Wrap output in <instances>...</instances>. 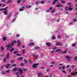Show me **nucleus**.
I'll return each instance as SVG.
<instances>
[{"instance_id": "f03ea898", "label": "nucleus", "mask_w": 77, "mask_h": 77, "mask_svg": "<svg viewBox=\"0 0 77 77\" xmlns=\"http://www.w3.org/2000/svg\"><path fill=\"white\" fill-rule=\"evenodd\" d=\"M8 10L6 9V10H5L3 11V13L4 15H7L8 14Z\"/></svg>"}, {"instance_id": "473e14b6", "label": "nucleus", "mask_w": 77, "mask_h": 77, "mask_svg": "<svg viewBox=\"0 0 77 77\" xmlns=\"http://www.w3.org/2000/svg\"><path fill=\"white\" fill-rule=\"evenodd\" d=\"M24 62H25V63H27L28 62V61L27 60H26L24 59Z\"/></svg>"}, {"instance_id": "3c124183", "label": "nucleus", "mask_w": 77, "mask_h": 77, "mask_svg": "<svg viewBox=\"0 0 77 77\" xmlns=\"http://www.w3.org/2000/svg\"><path fill=\"white\" fill-rule=\"evenodd\" d=\"M17 56H21V54H17Z\"/></svg>"}, {"instance_id": "9d476101", "label": "nucleus", "mask_w": 77, "mask_h": 77, "mask_svg": "<svg viewBox=\"0 0 77 77\" xmlns=\"http://www.w3.org/2000/svg\"><path fill=\"white\" fill-rule=\"evenodd\" d=\"M77 74V72L74 73H71V75H76Z\"/></svg>"}, {"instance_id": "0eeeda50", "label": "nucleus", "mask_w": 77, "mask_h": 77, "mask_svg": "<svg viewBox=\"0 0 77 77\" xmlns=\"http://www.w3.org/2000/svg\"><path fill=\"white\" fill-rule=\"evenodd\" d=\"M24 9V7L22 6V8H20L19 10V11H23Z\"/></svg>"}, {"instance_id": "b1692460", "label": "nucleus", "mask_w": 77, "mask_h": 77, "mask_svg": "<svg viewBox=\"0 0 77 77\" xmlns=\"http://www.w3.org/2000/svg\"><path fill=\"white\" fill-rule=\"evenodd\" d=\"M57 0H54V2H53V5H54L56 2H57Z\"/></svg>"}, {"instance_id": "13d9d810", "label": "nucleus", "mask_w": 77, "mask_h": 77, "mask_svg": "<svg viewBox=\"0 0 77 77\" xmlns=\"http://www.w3.org/2000/svg\"><path fill=\"white\" fill-rule=\"evenodd\" d=\"M22 51H23V54L24 53H25V50H22Z\"/></svg>"}, {"instance_id": "423d86ee", "label": "nucleus", "mask_w": 77, "mask_h": 77, "mask_svg": "<svg viewBox=\"0 0 77 77\" xmlns=\"http://www.w3.org/2000/svg\"><path fill=\"white\" fill-rule=\"evenodd\" d=\"M66 59L68 60V61H70V57H69L68 56H66Z\"/></svg>"}, {"instance_id": "a18cd8bd", "label": "nucleus", "mask_w": 77, "mask_h": 77, "mask_svg": "<svg viewBox=\"0 0 77 77\" xmlns=\"http://www.w3.org/2000/svg\"><path fill=\"white\" fill-rule=\"evenodd\" d=\"M67 5H71V3L70 2H68L67 3Z\"/></svg>"}, {"instance_id": "7c9ffc66", "label": "nucleus", "mask_w": 77, "mask_h": 77, "mask_svg": "<svg viewBox=\"0 0 77 77\" xmlns=\"http://www.w3.org/2000/svg\"><path fill=\"white\" fill-rule=\"evenodd\" d=\"M62 72H63V73H64L65 74H66V72L65 71V70H62Z\"/></svg>"}, {"instance_id": "c03bdc74", "label": "nucleus", "mask_w": 77, "mask_h": 77, "mask_svg": "<svg viewBox=\"0 0 77 77\" xmlns=\"http://www.w3.org/2000/svg\"><path fill=\"white\" fill-rule=\"evenodd\" d=\"M50 71V70H49V68H48V69H47V72H48V71Z\"/></svg>"}, {"instance_id": "6e6d98bb", "label": "nucleus", "mask_w": 77, "mask_h": 77, "mask_svg": "<svg viewBox=\"0 0 77 77\" xmlns=\"http://www.w3.org/2000/svg\"><path fill=\"white\" fill-rule=\"evenodd\" d=\"M11 63H14V61L13 60H11Z\"/></svg>"}, {"instance_id": "4d7b16f0", "label": "nucleus", "mask_w": 77, "mask_h": 77, "mask_svg": "<svg viewBox=\"0 0 77 77\" xmlns=\"http://www.w3.org/2000/svg\"><path fill=\"white\" fill-rule=\"evenodd\" d=\"M13 43H17V41H14L13 42Z\"/></svg>"}, {"instance_id": "f3484780", "label": "nucleus", "mask_w": 77, "mask_h": 77, "mask_svg": "<svg viewBox=\"0 0 77 77\" xmlns=\"http://www.w3.org/2000/svg\"><path fill=\"white\" fill-rule=\"evenodd\" d=\"M59 51V52H62V51L60 49H58V50H56V51H55V52L56 53V52H57V51Z\"/></svg>"}, {"instance_id": "dca6fc26", "label": "nucleus", "mask_w": 77, "mask_h": 77, "mask_svg": "<svg viewBox=\"0 0 77 77\" xmlns=\"http://www.w3.org/2000/svg\"><path fill=\"white\" fill-rule=\"evenodd\" d=\"M8 8V7H7L6 8L4 9H0V11H3L4 10H6V9H7Z\"/></svg>"}, {"instance_id": "aec40b11", "label": "nucleus", "mask_w": 77, "mask_h": 77, "mask_svg": "<svg viewBox=\"0 0 77 77\" xmlns=\"http://www.w3.org/2000/svg\"><path fill=\"white\" fill-rule=\"evenodd\" d=\"M57 7H62V5H57Z\"/></svg>"}, {"instance_id": "4be33fe9", "label": "nucleus", "mask_w": 77, "mask_h": 77, "mask_svg": "<svg viewBox=\"0 0 77 77\" xmlns=\"http://www.w3.org/2000/svg\"><path fill=\"white\" fill-rule=\"evenodd\" d=\"M56 37H54V36L53 35L52 37V39H56Z\"/></svg>"}, {"instance_id": "ddd939ff", "label": "nucleus", "mask_w": 77, "mask_h": 77, "mask_svg": "<svg viewBox=\"0 0 77 77\" xmlns=\"http://www.w3.org/2000/svg\"><path fill=\"white\" fill-rule=\"evenodd\" d=\"M42 75H43V74L41 73H39L38 74V77H40V76Z\"/></svg>"}, {"instance_id": "412c9836", "label": "nucleus", "mask_w": 77, "mask_h": 77, "mask_svg": "<svg viewBox=\"0 0 77 77\" xmlns=\"http://www.w3.org/2000/svg\"><path fill=\"white\" fill-rule=\"evenodd\" d=\"M55 10V8H54L53 9L52 11H51V13H54Z\"/></svg>"}, {"instance_id": "8fccbe9b", "label": "nucleus", "mask_w": 77, "mask_h": 77, "mask_svg": "<svg viewBox=\"0 0 77 77\" xmlns=\"http://www.w3.org/2000/svg\"><path fill=\"white\" fill-rule=\"evenodd\" d=\"M2 74H6V73L3 71L2 72Z\"/></svg>"}, {"instance_id": "f8f14e48", "label": "nucleus", "mask_w": 77, "mask_h": 77, "mask_svg": "<svg viewBox=\"0 0 77 77\" xmlns=\"http://www.w3.org/2000/svg\"><path fill=\"white\" fill-rule=\"evenodd\" d=\"M12 15V13H10L7 16L8 18H10V17H11Z\"/></svg>"}, {"instance_id": "603ef678", "label": "nucleus", "mask_w": 77, "mask_h": 77, "mask_svg": "<svg viewBox=\"0 0 77 77\" xmlns=\"http://www.w3.org/2000/svg\"><path fill=\"white\" fill-rule=\"evenodd\" d=\"M20 65H21V66H24V64L22 63H21L20 64Z\"/></svg>"}, {"instance_id": "cd10ccee", "label": "nucleus", "mask_w": 77, "mask_h": 77, "mask_svg": "<svg viewBox=\"0 0 77 77\" xmlns=\"http://www.w3.org/2000/svg\"><path fill=\"white\" fill-rule=\"evenodd\" d=\"M38 56L36 55V56H35V59H37L38 58Z\"/></svg>"}, {"instance_id": "bf43d9fd", "label": "nucleus", "mask_w": 77, "mask_h": 77, "mask_svg": "<svg viewBox=\"0 0 77 77\" xmlns=\"http://www.w3.org/2000/svg\"><path fill=\"white\" fill-rule=\"evenodd\" d=\"M31 7V6L30 5H28V8H30Z\"/></svg>"}, {"instance_id": "a878e982", "label": "nucleus", "mask_w": 77, "mask_h": 77, "mask_svg": "<svg viewBox=\"0 0 77 77\" xmlns=\"http://www.w3.org/2000/svg\"><path fill=\"white\" fill-rule=\"evenodd\" d=\"M77 20L76 19H73L72 20L74 22H76Z\"/></svg>"}, {"instance_id": "4c0bfd02", "label": "nucleus", "mask_w": 77, "mask_h": 77, "mask_svg": "<svg viewBox=\"0 0 77 77\" xmlns=\"http://www.w3.org/2000/svg\"><path fill=\"white\" fill-rule=\"evenodd\" d=\"M56 49H57V48L56 47H54L53 48V50H56Z\"/></svg>"}, {"instance_id": "e433bc0d", "label": "nucleus", "mask_w": 77, "mask_h": 77, "mask_svg": "<svg viewBox=\"0 0 77 77\" xmlns=\"http://www.w3.org/2000/svg\"><path fill=\"white\" fill-rule=\"evenodd\" d=\"M11 46H14V43H12L11 44Z\"/></svg>"}, {"instance_id": "2f4dec72", "label": "nucleus", "mask_w": 77, "mask_h": 77, "mask_svg": "<svg viewBox=\"0 0 77 77\" xmlns=\"http://www.w3.org/2000/svg\"><path fill=\"white\" fill-rule=\"evenodd\" d=\"M17 66V64H16L12 65V66H13V67H15V66Z\"/></svg>"}, {"instance_id": "2eb2a0df", "label": "nucleus", "mask_w": 77, "mask_h": 77, "mask_svg": "<svg viewBox=\"0 0 77 77\" xmlns=\"http://www.w3.org/2000/svg\"><path fill=\"white\" fill-rule=\"evenodd\" d=\"M46 45H47V46H48V47H50V45H51V43H47L46 44Z\"/></svg>"}, {"instance_id": "20e7f679", "label": "nucleus", "mask_w": 77, "mask_h": 77, "mask_svg": "<svg viewBox=\"0 0 77 77\" xmlns=\"http://www.w3.org/2000/svg\"><path fill=\"white\" fill-rule=\"evenodd\" d=\"M56 45H60V46H61V45H62V43H60L58 42L56 43Z\"/></svg>"}, {"instance_id": "7ed1b4c3", "label": "nucleus", "mask_w": 77, "mask_h": 77, "mask_svg": "<svg viewBox=\"0 0 77 77\" xmlns=\"http://www.w3.org/2000/svg\"><path fill=\"white\" fill-rule=\"evenodd\" d=\"M6 47L8 48H7V50H9V47L11 48V44H9L8 45H6Z\"/></svg>"}, {"instance_id": "39448f33", "label": "nucleus", "mask_w": 77, "mask_h": 77, "mask_svg": "<svg viewBox=\"0 0 77 77\" xmlns=\"http://www.w3.org/2000/svg\"><path fill=\"white\" fill-rule=\"evenodd\" d=\"M39 65V63H35L32 66V67L35 68H36V65Z\"/></svg>"}, {"instance_id": "f704fd0d", "label": "nucleus", "mask_w": 77, "mask_h": 77, "mask_svg": "<svg viewBox=\"0 0 77 77\" xmlns=\"http://www.w3.org/2000/svg\"><path fill=\"white\" fill-rule=\"evenodd\" d=\"M68 7H66L65 8V9L66 10V11H67L68 10Z\"/></svg>"}, {"instance_id": "338daca9", "label": "nucleus", "mask_w": 77, "mask_h": 77, "mask_svg": "<svg viewBox=\"0 0 77 77\" xmlns=\"http://www.w3.org/2000/svg\"><path fill=\"white\" fill-rule=\"evenodd\" d=\"M50 67H53V66H53V65H51L49 66Z\"/></svg>"}, {"instance_id": "a19ab883", "label": "nucleus", "mask_w": 77, "mask_h": 77, "mask_svg": "<svg viewBox=\"0 0 77 77\" xmlns=\"http://www.w3.org/2000/svg\"><path fill=\"white\" fill-rule=\"evenodd\" d=\"M2 2H6V0H2Z\"/></svg>"}, {"instance_id": "864d4df0", "label": "nucleus", "mask_w": 77, "mask_h": 77, "mask_svg": "<svg viewBox=\"0 0 77 77\" xmlns=\"http://www.w3.org/2000/svg\"><path fill=\"white\" fill-rule=\"evenodd\" d=\"M38 3H39V2H37L36 3H35V4L36 5H38Z\"/></svg>"}, {"instance_id": "5fc2aeb1", "label": "nucleus", "mask_w": 77, "mask_h": 77, "mask_svg": "<svg viewBox=\"0 0 77 77\" xmlns=\"http://www.w3.org/2000/svg\"><path fill=\"white\" fill-rule=\"evenodd\" d=\"M13 53L16 54V53H17V51H15L13 52Z\"/></svg>"}, {"instance_id": "052dcab7", "label": "nucleus", "mask_w": 77, "mask_h": 77, "mask_svg": "<svg viewBox=\"0 0 77 77\" xmlns=\"http://www.w3.org/2000/svg\"><path fill=\"white\" fill-rule=\"evenodd\" d=\"M53 9V8L52 7H51L49 8V10H51V9Z\"/></svg>"}, {"instance_id": "6ab92c4d", "label": "nucleus", "mask_w": 77, "mask_h": 77, "mask_svg": "<svg viewBox=\"0 0 77 77\" xmlns=\"http://www.w3.org/2000/svg\"><path fill=\"white\" fill-rule=\"evenodd\" d=\"M16 75H17V76L16 77H20V76H19V75H18V72H16Z\"/></svg>"}, {"instance_id": "58836bf2", "label": "nucleus", "mask_w": 77, "mask_h": 77, "mask_svg": "<svg viewBox=\"0 0 77 77\" xmlns=\"http://www.w3.org/2000/svg\"><path fill=\"white\" fill-rule=\"evenodd\" d=\"M21 2V1L20 0H18L17 1V3H20V2Z\"/></svg>"}, {"instance_id": "72a5a7b5", "label": "nucleus", "mask_w": 77, "mask_h": 77, "mask_svg": "<svg viewBox=\"0 0 77 77\" xmlns=\"http://www.w3.org/2000/svg\"><path fill=\"white\" fill-rule=\"evenodd\" d=\"M61 3H65V2H64V1H61Z\"/></svg>"}, {"instance_id": "a211bd4d", "label": "nucleus", "mask_w": 77, "mask_h": 77, "mask_svg": "<svg viewBox=\"0 0 77 77\" xmlns=\"http://www.w3.org/2000/svg\"><path fill=\"white\" fill-rule=\"evenodd\" d=\"M14 50V48H11V50H10V52L11 53V52H12V51H13Z\"/></svg>"}, {"instance_id": "393cba45", "label": "nucleus", "mask_w": 77, "mask_h": 77, "mask_svg": "<svg viewBox=\"0 0 77 77\" xmlns=\"http://www.w3.org/2000/svg\"><path fill=\"white\" fill-rule=\"evenodd\" d=\"M12 2L11 0H10V1H8V2H6V3H11V2Z\"/></svg>"}, {"instance_id": "ea45409f", "label": "nucleus", "mask_w": 77, "mask_h": 77, "mask_svg": "<svg viewBox=\"0 0 77 77\" xmlns=\"http://www.w3.org/2000/svg\"><path fill=\"white\" fill-rule=\"evenodd\" d=\"M19 60H21V59H23L22 57H20L18 58Z\"/></svg>"}, {"instance_id": "79ce46f5", "label": "nucleus", "mask_w": 77, "mask_h": 77, "mask_svg": "<svg viewBox=\"0 0 77 77\" xmlns=\"http://www.w3.org/2000/svg\"><path fill=\"white\" fill-rule=\"evenodd\" d=\"M72 47H74V46H75V44H72Z\"/></svg>"}, {"instance_id": "bb28decb", "label": "nucleus", "mask_w": 77, "mask_h": 77, "mask_svg": "<svg viewBox=\"0 0 77 77\" xmlns=\"http://www.w3.org/2000/svg\"><path fill=\"white\" fill-rule=\"evenodd\" d=\"M74 60H77V56L75 57L74 58Z\"/></svg>"}, {"instance_id": "09e8293b", "label": "nucleus", "mask_w": 77, "mask_h": 77, "mask_svg": "<svg viewBox=\"0 0 77 77\" xmlns=\"http://www.w3.org/2000/svg\"><path fill=\"white\" fill-rule=\"evenodd\" d=\"M35 49H39V48L38 47H35Z\"/></svg>"}, {"instance_id": "f257e3e1", "label": "nucleus", "mask_w": 77, "mask_h": 77, "mask_svg": "<svg viewBox=\"0 0 77 77\" xmlns=\"http://www.w3.org/2000/svg\"><path fill=\"white\" fill-rule=\"evenodd\" d=\"M19 72H20L19 73V74L20 75H22V74L23 73V70L21 69H18L17 70Z\"/></svg>"}, {"instance_id": "680f3d73", "label": "nucleus", "mask_w": 77, "mask_h": 77, "mask_svg": "<svg viewBox=\"0 0 77 77\" xmlns=\"http://www.w3.org/2000/svg\"><path fill=\"white\" fill-rule=\"evenodd\" d=\"M58 38H61V37L59 35H58L57 36Z\"/></svg>"}, {"instance_id": "c85d7f7f", "label": "nucleus", "mask_w": 77, "mask_h": 77, "mask_svg": "<svg viewBox=\"0 0 77 77\" xmlns=\"http://www.w3.org/2000/svg\"><path fill=\"white\" fill-rule=\"evenodd\" d=\"M6 58H7V59H9V55H7Z\"/></svg>"}, {"instance_id": "4468645a", "label": "nucleus", "mask_w": 77, "mask_h": 77, "mask_svg": "<svg viewBox=\"0 0 77 77\" xmlns=\"http://www.w3.org/2000/svg\"><path fill=\"white\" fill-rule=\"evenodd\" d=\"M69 11H72L73 8H71V6H69V7L68 8Z\"/></svg>"}, {"instance_id": "6e6552de", "label": "nucleus", "mask_w": 77, "mask_h": 77, "mask_svg": "<svg viewBox=\"0 0 77 77\" xmlns=\"http://www.w3.org/2000/svg\"><path fill=\"white\" fill-rule=\"evenodd\" d=\"M17 42H18L17 46H20V44H21V43L20 42V40H18L17 41Z\"/></svg>"}, {"instance_id": "5701e85b", "label": "nucleus", "mask_w": 77, "mask_h": 77, "mask_svg": "<svg viewBox=\"0 0 77 77\" xmlns=\"http://www.w3.org/2000/svg\"><path fill=\"white\" fill-rule=\"evenodd\" d=\"M9 66H10V64H8L7 65V66L6 67V68H9Z\"/></svg>"}, {"instance_id": "c9c22d12", "label": "nucleus", "mask_w": 77, "mask_h": 77, "mask_svg": "<svg viewBox=\"0 0 77 77\" xmlns=\"http://www.w3.org/2000/svg\"><path fill=\"white\" fill-rule=\"evenodd\" d=\"M45 3V2H44V1H42L41 2V3L42 4H43V3Z\"/></svg>"}, {"instance_id": "1a4fd4ad", "label": "nucleus", "mask_w": 77, "mask_h": 77, "mask_svg": "<svg viewBox=\"0 0 77 77\" xmlns=\"http://www.w3.org/2000/svg\"><path fill=\"white\" fill-rule=\"evenodd\" d=\"M17 67H15V68H14L13 69L12 71H13V72H14L15 71H17Z\"/></svg>"}, {"instance_id": "de8ad7c7", "label": "nucleus", "mask_w": 77, "mask_h": 77, "mask_svg": "<svg viewBox=\"0 0 77 77\" xmlns=\"http://www.w3.org/2000/svg\"><path fill=\"white\" fill-rule=\"evenodd\" d=\"M10 72V70H7L6 71V72Z\"/></svg>"}, {"instance_id": "49530a36", "label": "nucleus", "mask_w": 77, "mask_h": 77, "mask_svg": "<svg viewBox=\"0 0 77 77\" xmlns=\"http://www.w3.org/2000/svg\"><path fill=\"white\" fill-rule=\"evenodd\" d=\"M73 23H74L73 22H71V23H70L69 25H71V24H72Z\"/></svg>"}, {"instance_id": "e2e57ef3", "label": "nucleus", "mask_w": 77, "mask_h": 77, "mask_svg": "<svg viewBox=\"0 0 77 77\" xmlns=\"http://www.w3.org/2000/svg\"><path fill=\"white\" fill-rule=\"evenodd\" d=\"M69 65H68L67 66H66V68H69Z\"/></svg>"}, {"instance_id": "c756f323", "label": "nucleus", "mask_w": 77, "mask_h": 77, "mask_svg": "<svg viewBox=\"0 0 77 77\" xmlns=\"http://www.w3.org/2000/svg\"><path fill=\"white\" fill-rule=\"evenodd\" d=\"M6 38L5 37H4L3 38V40L4 41H5L6 40Z\"/></svg>"}, {"instance_id": "774afa93", "label": "nucleus", "mask_w": 77, "mask_h": 77, "mask_svg": "<svg viewBox=\"0 0 77 77\" xmlns=\"http://www.w3.org/2000/svg\"><path fill=\"white\" fill-rule=\"evenodd\" d=\"M68 77H72V76L71 75H68Z\"/></svg>"}, {"instance_id": "9b49d317", "label": "nucleus", "mask_w": 77, "mask_h": 77, "mask_svg": "<svg viewBox=\"0 0 77 77\" xmlns=\"http://www.w3.org/2000/svg\"><path fill=\"white\" fill-rule=\"evenodd\" d=\"M35 44L34 43L31 42L29 45V46H32V45H33Z\"/></svg>"}, {"instance_id": "69168bd1", "label": "nucleus", "mask_w": 77, "mask_h": 77, "mask_svg": "<svg viewBox=\"0 0 77 77\" xmlns=\"http://www.w3.org/2000/svg\"><path fill=\"white\" fill-rule=\"evenodd\" d=\"M65 69V67H64V66H63L62 69Z\"/></svg>"}, {"instance_id": "0e129e2a", "label": "nucleus", "mask_w": 77, "mask_h": 77, "mask_svg": "<svg viewBox=\"0 0 77 77\" xmlns=\"http://www.w3.org/2000/svg\"><path fill=\"white\" fill-rule=\"evenodd\" d=\"M6 58H4L3 61L4 62H5V60H6Z\"/></svg>"}, {"instance_id": "37998d69", "label": "nucleus", "mask_w": 77, "mask_h": 77, "mask_svg": "<svg viewBox=\"0 0 77 77\" xmlns=\"http://www.w3.org/2000/svg\"><path fill=\"white\" fill-rule=\"evenodd\" d=\"M23 71H27V69H24Z\"/></svg>"}]
</instances>
